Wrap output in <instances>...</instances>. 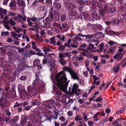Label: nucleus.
Wrapping results in <instances>:
<instances>
[{"instance_id": "obj_42", "label": "nucleus", "mask_w": 126, "mask_h": 126, "mask_svg": "<svg viewBox=\"0 0 126 126\" xmlns=\"http://www.w3.org/2000/svg\"><path fill=\"white\" fill-rule=\"evenodd\" d=\"M74 93H76V94L77 95H78L81 93V91L80 90H77L75 92H73Z\"/></svg>"}, {"instance_id": "obj_13", "label": "nucleus", "mask_w": 126, "mask_h": 126, "mask_svg": "<svg viewBox=\"0 0 126 126\" xmlns=\"http://www.w3.org/2000/svg\"><path fill=\"white\" fill-rule=\"evenodd\" d=\"M13 29L15 30L16 32L17 33H19L21 32L22 31V29L19 27H18L17 28L16 27H13Z\"/></svg>"}, {"instance_id": "obj_32", "label": "nucleus", "mask_w": 126, "mask_h": 126, "mask_svg": "<svg viewBox=\"0 0 126 126\" xmlns=\"http://www.w3.org/2000/svg\"><path fill=\"white\" fill-rule=\"evenodd\" d=\"M16 2L14 1H13L10 3L9 6L11 7H13L16 5Z\"/></svg>"}, {"instance_id": "obj_27", "label": "nucleus", "mask_w": 126, "mask_h": 126, "mask_svg": "<svg viewBox=\"0 0 126 126\" xmlns=\"http://www.w3.org/2000/svg\"><path fill=\"white\" fill-rule=\"evenodd\" d=\"M93 18L94 19H95L96 20H97L99 19V18H101L100 17H98V15L96 13H94L93 16Z\"/></svg>"}, {"instance_id": "obj_43", "label": "nucleus", "mask_w": 126, "mask_h": 126, "mask_svg": "<svg viewBox=\"0 0 126 126\" xmlns=\"http://www.w3.org/2000/svg\"><path fill=\"white\" fill-rule=\"evenodd\" d=\"M3 98H1V99L0 100V105L1 108H3L5 106V105L4 103H2L1 102V101Z\"/></svg>"}, {"instance_id": "obj_39", "label": "nucleus", "mask_w": 126, "mask_h": 126, "mask_svg": "<svg viewBox=\"0 0 126 126\" xmlns=\"http://www.w3.org/2000/svg\"><path fill=\"white\" fill-rule=\"evenodd\" d=\"M71 14V15L72 16H74L77 15V12L76 11H72L70 12Z\"/></svg>"}, {"instance_id": "obj_52", "label": "nucleus", "mask_w": 126, "mask_h": 126, "mask_svg": "<svg viewBox=\"0 0 126 126\" xmlns=\"http://www.w3.org/2000/svg\"><path fill=\"white\" fill-rule=\"evenodd\" d=\"M32 48L33 49H35L36 47V46L35 45V43L33 41H32Z\"/></svg>"}, {"instance_id": "obj_30", "label": "nucleus", "mask_w": 126, "mask_h": 126, "mask_svg": "<svg viewBox=\"0 0 126 126\" xmlns=\"http://www.w3.org/2000/svg\"><path fill=\"white\" fill-rule=\"evenodd\" d=\"M17 16L19 18L22 20L23 21H25L26 20V16H25L23 17L22 16L18 15H17Z\"/></svg>"}, {"instance_id": "obj_19", "label": "nucleus", "mask_w": 126, "mask_h": 126, "mask_svg": "<svg viewBox=\"0 0 126 126\" xmlns=\"http://www.w3.org/2000/svg\"><path fill=\"white\" fill-rule=\"evenodd\" d=\"M18 4L20 6H25V4L23 1L20 0H17Z\"/></svg>"}, {"instance_id": "obj_16", "label": "nucleus", "mask_w": 126, "mask_h": 126, "mask_svg": "<svg viewBox=\"0 0 126 126\" xmlns=\"http://www.w3.org/2000/svg\"><path fill=\"white\" fill-rule=\"evenodd\" d=\"M32 105L33 106L35 105H38L40 104V102H37V100L36 99L34 100L32 102Z\"/></svg>"}, {"instance_id": "obj_37", "label": "nucleus", "mask_w": 126, "mask_h": 126, "mask_svg": "<svg viewBox=\"0 0 126 126\" xmlns=\"http://www.w3.org/2000/svg\"><path fill=\"white\" fill-rule=\"evenodd\" d=\"M93 36L94 35H84V37H85L86 39H90L92 38Z\"/></svg>"}, {"instance_id": "obj_61", "label": "nucleus", "mask_w": 126, "mask_h": 126, "mask_svg": "<svg viewBox=\"0 0 126 126\" xmlns=\"http://www.w3.org/2000/svg\"><path fill=\"white\" fill-rule=\"evenodd\" d=\"M29 52L30 54H31V55H35L36 54V52L33 50H30L29 51Z\"/></svg>"}, {"instance_id": "obj_9", "label": "nucleus", "mask_w": 126, "mask_h": 126, "mask_svg": "<svg viewBox=\"0 0 126 126\" xmlns=\"http://www.w3.org/2000/svg\"><path fill=\"white\" fill-rule=\"evenodd\" d=\"M40 112L41 113H47L48 111L49 110L45 108H40Z\"/></svg>"}, {"instance_id": "obj_36", "label": "nucleus", "mask_w": 126, "mask_h": 126, "mask_svg": "<svg viewBox=\"0 0 126 126\" xmlns=\"http://www.w3.org/2000/svg\"><path fill=\"white\" fill-rule=\"evenodd\" d=\"M67 98L68 97H63L62 99L61 100L64 103H65L66 104H67V102L66 101L67 99Z\"/></svg>"}, {"instance_id": "obj_1", "label": "nucleus", "mask_w": 126, "mask_h": 126, "mask_svg": "<svg viewBox=\"0 0 126 126\" xmlns=\"http://www.w3.org/2000/svg\"><path fill=\"white\" fill-rule=\"evenodd\" d=\"M50 70L51 74L50 77L53 83L57 85L60 89L64 92H66L67 88L70 81L67 80L64 72L61 71L58 73H54L53 75L54 72L55 71L54 62L50 63Z\"/></svg>"}, {"instance_id": "obj_2", "label": "nucleus", "mask_w": 126, "mask_h": 126, "mask_svg": "<svg viewBox=\"0 0 126 126\" xmlns=\"http://www.w3.org/2000/svg\"><path fill=\"white\" fill-rule=\"evenodd\" d=\"M36 79L33 82V86H28L27 87V90L30 95L31 94L33 95H36L37 93L38 90L36 88L38 87L39 89L43 91L45 89V84L42 80L39 79L38 78V75L36 74Z\"/></svg>"}, {"instance_id": "obj_53", "label": "nucleus", "mask_w": 126, "mask_h": 126, "mask_svg": "<svg viewBox=\"0 0 126 126\" xmlns=\"http://www.w3.org/2000/svg\"><path fill=\"white\" fill-rule=\"evenodd\" d=\"M123 48L120 47V46L118 47V53H122V52L123 51Z\"/></svg>"}, {"instance_id": "obj_28", "label": "nucleus", "mask_w": 126, "mask_h": 126, "mask_svg": "<svg viewBox=\"0 0 126 126\" xmlns=\"http://www.w3.org/2000/svg\"><path fill=\"white\" fill-rule=\"evenodd\" d=\"M8 23L12 26L15 25L16 24L15 22L13 21V19H11L10 20L8 21Z\"/></svg>"}, {"instance_id": "obj_50", "label": "nucleus", "mask_w": 126, "mask_h": 126, "mask_svg": "<svg viewBox=\"0 0 126 126\" xmlns=\"http://www.w3.org/2000/svg\"><path fill=\"white\" fill-rule=\"evenodd\" d=\"M20 79L22 80H24L26 79L27 78L25 76H22L20 77Z\"/></svg>"}, {"instance_id": "obj_46", "label": "nucleus", "mask_w": 126, "mask_h": 126, "mask_svg": "<svg viewBox=\"0 0 126 126\" xmlns=\"http://www.w3.org/2000/svg\"><path fill=\"white\" fill-rule=\"evenodd\" d=\"M77 2L80 4H83L84 3V2L82 0H79L76 1Z\"/></svg>"}, {"instance_id": "obj_59", "label": "nucleus", "mask_w": 126, "mask_h": 126, "mask_svg": "<svg viewBox=\"0 0 126 126\" xmlns=\"http://www.w3.org/2000/svg\"><path fill=\"white\" fill-rule=\"evenodd\" d=\"M108 43L111 46L113 45L114 44H117L116 43L112 41H109L108 42Z\"/></svg>"}, {"instance_id": "obj_47", "label": "nucleus", "mask_w": 126, "mask_h": 126, "mask_svg": "<svg viewBox=\"0 0 126 126\" xmlns=\"http://www.w3.org/2000/svg\"><path fill=\"white\" fill-rule=\"evenodd\" d=\"M60 62L61 64L62 65H64L65 63V62L63 59H60Z\"/></svg>"}, {"instance_id": "obj_57", "label": "nucleus", "mask_w": 126, "mask_h": 126, "mask_svg": "<svg viewBox=\"0 0 126 126\" xmlns=\"http://www.w3.org/2000/svg\"><path fill=\"white\" fill-rule=\"evenodd\" d=\"M92 42H93L94 43H95V45H97L99 43V41L98 40L94 39L93 40Z\"/></svg>"}, {"instance_id": "obj_12", "label": "nucleus", "mask_w": 126, "mask_h": 126, "mask_svg": "<svg viewBox=\"0 0 126 126\" xmlns=\"http://www.w3.org/2000/svg\"><path fill=\"white\" fill-rule=\"evenodd\" d=\"M78 87V85L76 84H74L73 86L72 91L73 92H75Z\"/></svg>"}, {"instance_id": "obj_21", "label": "nucleus", "mask_w": 126, "mask_h": 126, "mask_svg": "<svg viewBox=\"0 0 126 126\" xmlns=\"http://www.w3.org/2000/svg\"><path fill=\"white\" fill-rule=\"evenodd\" d=\"M119 66L116 65L114 66L113 68L112 71L113 72H117L118 71Z\"/></svg>"}, {"instance_id": "obj_11", "label": "nucleus", "mask_w": 126, "mask_h": 126, "mask_svg": "<svg viewBox=\"0 0 126 126\" xmlns=\"http://www.w3.org/2000/svg\"><path fill=\"white\" fill-rule=\"evenodd\" d=\"M67 6L71 10L75 8L74 5L70 3H67Z\"/></svg>"}, {"instance_id": "obj_62", "label": "nucleus", "mask_w": 126, "mask_h": 126, "mask_svg": "<svg viewBox=\"0 0 126 126\" xmlns=\"http://www.w3.org/2000/svg\"><path fill=\"white\" fill-rule=\"evenodd\" d=\"M51 24L50 23H47L46 24V26L47 28H50L51 26Z\"/></svg>"}, {"instance_id": "obj_58", "label": "nucleus", "mask_w": 126, "mask_h": 126, "mask_svg": "<svg viewBox=\"0 0 126 126\" xmlns=\"http://www.w3.org/2000/svg\"><path fill=\"white\" fill-rule=\"evenodd\" d=\"M83 74L86 77H87L88 76V74L87 71L84 72Z\"/></svg>"}, {"instance_id": "obj_26", "label": "nucleus", "mask_w": 126, "mask_h": 126, "mask_svg": "<svg viewBox=\"0 0 126 126\" xmlns=\"http://www.w3.org/2000/svg\"><path fill=\"white\" fill-rule=\"evenodd\" d=\"M19 119V117L18 116H17L15 117L14 119H12L11 120L10 123L11 122L14 123L16 122Z\"/></svg>"}, {"instance_id": "obj_44", "label": "nucleus", "mask_w": 126, "mask_h": 126, "mask_svg": "<svg viewBox=\"0 0 126 126\" xmlns=\"http://www.w3.org/2000/svg\"><path fill=\"white\" fill-rule=\"evenodd\" d=\"M78 40L79 41H80L82 40V39L80 37H78V36H76L74 38V42H75V41Z\"/></svg>"}, {"instance_id": "obj_31", "label": "nucleus", "mask_w": 126, "mask_h": 126, "mask_svg": "<svg viewBox=\"0 0 126 126\" xmlns=\"http://www.w3.org/2000/svg\"><path fill=\"white\" fill-rule=\"evenodd\" d=\"M26 122V120L25 118L22 119H21L20 124L21 125L23 126L24 124Z\"/></svg>"}, {"instance_id": "obj_33", "label": "nucleus", "mask_w": 126, "mask_h": 126, "mask_svg": "<svg viewBox=\"0 0 126 126\" xmlns=\"http://www.w3.org/2000/svg\"><path fill=\"white\" fill-rule=\"evenodd\" d=\"M94 48V45L91 43L89 44L88 47V49L91 50L93 49Z\"/></svg>"}, {"instance_id": "obj_63", "label": "nucleus", "mask_w": 126, "mask_h": 126, "mask_svg": "<svg viewBox=\"0 0 126 126\" xmlns=\"http://www.w3.org/2000/svg\"><path fill=\"white\" fill-rule=\"evenodd\" d=\"M73 110H75L78 111L79 110V109L77 106H74L73 108Z\"/></svg>"}, {"instance_id": "obj_48", "label": "nucleus", "mask_w": 126, "mask_h": 126, "mask_svg": "<svg viewBox=\"0 0 126 126\" xmlns=\"http://www.w3.org/2000/svg\"><path fill=\"white\" fill-rule=\"evenodd\" d=\"M43 51H47L50 52L51 51V49H50L48 47H45L44 48H43Z\"/></svg>"}, {"instance_id": "obj_51", "label": "nucleus", "mask_w": 126, "mask_h": 126, "mask_svg": "<svg viewBox=\"0 0 126 126\" xmlns=\"http://www.w3.org/2000/svg\"><path fill=\"white\" fill-rule=\"evenodd\" d=\"M67 114L69 116H72L73 114V111H69L67 112Z\"/></svg>"}, {"instance_id": "obj_8", "label": "nucleus", "mask_w": 126, "mask_h": 126, "mask_svg": "<svg viewBox=\"0 0 126 126\" xmlns=\"http://www.w3.org/2000/svg\"><path fill=\"white\" fill-rule=\"evenodd\" d=\"M7 13L6 10L1 8L0 10V15L1 19L3 18V16Z\"/></svg>"}, {"instance_id": "obj_40", "label": "nucleus", "mask_w": 126, "mask_h": 126, "mask_svg": "<svg viewBox=\"0 0 126 126\" xmlns=\"http://www.w3.org/2000/svg\"><path fill=\"white\" fill-rule=\"evenodd\" d=\"M77 80L82 85L84 84V81L82 79H80L79 78Z\"/></svg>"}, {"instance_id": "obj_34", "label": "nucleus", "mask_w": 126, "mask_h": 126, "mask_svg": "<svg viewBox=\"0 0 126 126\" xmlns=\"http://www.w3.org/2000/svg\"><path fill=\"white\" fill-rule=\"evenodd\" d=\"M75 119L77 121H79V120H81L82 119L80 117V116L79 115H77L75 118Z\"/></svg>"}, {"instance_id": "obj_22", "label": "nucleus", "mask_w": 126, "mask_h": 126, "mask_svg": "<svg viewBox=\"0 0 126 126\" xmlns=\"http://www.w3.org/2000/svg\"><path fill=\"white\" fill-rule=\"evenodd\" d=\"M50 43L51 44H54L56 43V41L55 39V37H53L50 39Z\"/></svg>"}, {"instance_id": "obj_35", "label": "nucleus", "mask_w": 126, "mask_h": 126, "mask_svg": "<svg viewBox=\"0 0 126 126\" xmlns=\"http://www.w3.org/2000/svg\"><path fill=\"white\" fill-rule=\"evenodd\" d=\"M7 23H5L4 24V27L8 30H10V28L9 26L7 24Z\"/></svg>"}, {"instance_id": "obj_64", "label": "nucleus", "mask_w": 126, "mask_h": 126, "mask_svg": "<svg viewBox=\"0 0 126 126\" xmlns=\"http://www.w3.org/2000/svg\"><path fill=\"white\" fill-rule=\"evenodd\" d=\"M59 57L60 59H63V58L64 57L62 53H61L60 54Z\"/></svg>"}, {"instance_id": "obj_55", "label": "nucleus", "mask_w": 126, "mask_h": 126, "mask_svg": "<svg viewBox=\"0 0 126 126\" xmlns=\"http://www.w3.org/2000/svg\"><path fill=\"white\" fill-rule=\"evenodd\" d=\"M104 45V44L103 43H102L100 45H99V49H100V50H101L103 49V47Z\"/></svg>"}, {"instance_id": "obj_25", "label": "nucleus", "mask_w": 126, "mask_h": 126, "mask_svg": "<svg viewBox=\"0 0 126 126\" xmlns=\"http://www.w3.org/2000/svg\"><path fill=\"white\" fill-rule=\"evenodd\" d=\"M9 34V32L8 31H2L1 32V36H8Z\"/></svg>"}, {"instance_id": "obj_5", "label": "nucleus", "mask_w": 126, "mask_h": 126, "mask_svg": "<svg viewBox=\"0 0 126 126\" xmlns=\"http://www.w3.org/2000/svg\"><path fill=\"white\" fill-rule=\"evenodd\" d=\"M55 102L53 99H51L49 100L45 101L43 102V104L47 108L51 109L53 107V104Z\"/></svg>"}, {"instance_id": "obj_14", "label": "nucleus", "mask_w": 126, "mask_h": 126, "mask_svg": "<svg viewBox=\"0 0 126 126\" xmlns=\"http://www.w3.org/2000/svg\"><path fill=\"white\" fill-rule=\"evenodd\" d=\"M12 37L14 38V41H17L18 39L17 38L16 34L14 32H12Z\"/></svg>"}, {"instance_id": "obj_38", "label": "nucleus", "mask_w": 126, "mask_h": 126, "mask_svg": "<svg viewBox=\"0 0 126 126\" xmlns=\"http://www.w3.org/2000/svg\"><path fill=\"white\" fill-rule=\"evenodd\" d=\"M53 5H54L55 6V7L57 8H59L61 6V4L58 3L54 2L53 3Z\"/></svg>"}, {"instance_id": "obj_23", "label": "nucleus", "mask_w": 126, "mask_h": 126, "mask_svg": "<svg viewBox=\"0 0 126 126\" xmlns=\"http://www.w3.org/2000/svg\"><path fill=\"white\" fill-rule=\"evenodd\" d=\"M40 63V61L38 59H36L34 61L33 65L35 66H36L38 65V64H39Z\"/></svg>"}, {"instance_id": "obj_29", "label": "nucleus", "mask_w": 126, "mask_h": 126, "mask_svg": "<svg viewBox=\"0 0 126 126\" xmlns=\"http://www.w3.org/2000/svg\"><path fill=\"white\" fill-rule=\"evenodd\" d=\"M17 66L18 68V70L20 71H22L24 68V66L22 64H18Z\"/></svg>"}, {"instance_id": "obj_15", "label": "nucleus", "mask_w": 126, "mask_h": 126, "mask_svg": "<svg viewBox=\"0 0 126 126\" xmlns=\"http://www.w3.org/2000/svg\"><path fill=\"white\" fill-rule=\"evenodd\" d=\"M54 18L56 20H59L60 18V16L59 14L58 13L55 12L54 14Z\"/></svg>"}, {"instance_id": "obj_41", "label": "nucleus", "mask_w": 126, "mask_h": 126, "mask_svg": "<svg viewBox=\"0 0 126 126\" xmlns=\"http://www.w3.org/2000/svg\"><path fill=\"white\" fill-rule=\"evenodd\" d=\"M23 105V103H21L19 104H18L17 102L15 104L14 106V107H18L20 106H21Z\"/></svg>"}, {"instance_id": "obj_17", "label": "nucleus", "mask_w": 126, "mask_h": 126, "mask_svg": "<svg viewBox=\"0 0 126 126\" xmlns=\"http://www.w3.org/2000/svg\"><path fill=\"white\" fill-rule=\"evenodd\" d=\"M24 87L20 84L18 85V89L19 92H20L22 90L24 89Z\"/></svg>"}, {"instance_id": "obj_20", "label": "nucleus", "mask_w": 126, "mask_h": 126, "mask_svg": "<svg viewBox=\"0 0 126 126\" xmlns=\"http://www.w3.org/2000/svg\"><path fill=\"white\" fill-rule=\"evenodd\" d=\"M67 98L68 100V101L67 102V103L69 104H72L74 101L75 100V99H70L69 98Z\"/></svg>"}, {"instance_id": "obj_4", "label": "nucleus", "mask_w": 126, "mask_h": 126, "mask_svg": "<svg viewBox=\"0 0 126 126\" xmlns=\"http://www.w3.org/2000/svg\"><path fill=\"white\" fill-rule=\"evenodd\" d=\"M64 70L68 72L71 76V78L77 80L79 77L78 76V73L75 72L72 69L67 67H65L63 69Z\"/></svg>"}, {"instance_id": "obj_56", "label": "nucleus", "mask_w": 126, "mask_h": 126, "mask_svg": "<svg viewBox=\"0 0 126 126\" xmlns=\"http://www.w3.org/2000/svg\"><path fill=\"white\" fill-rule=\"evenodd\" d=\"M66 18V16L64 15H63L61 16V20L62 21H64L65 20Z\"/></svg>"}, {"instance_id": "obj_54", "label": "nucleus", "mask_w": 126, "mask_h": 126, "mask_svg": "<svg viewBox=\"0 0 126 126\" xmlns=\"http://www.w3.org/2000/svg\"><path fill=\"white\" fill-rule=\"evenodd\" d=\"M35 37L38 40L40 41L42 40V39L41 37H40L38 34H36L35 35Z\"/></svg>"}, {"instance_id": "obj_45", "label": "nucleus", "mask_w": 126, "mask_h": 126, "mask_svg": "<svg viewBox=\"0 0 126 126\" xmlns=\"http://www.w3.org/2000/svg\"><path fill=\"white\" fill-rule=\"evenodd\" d=\"M111 32L113 35L119 36L120 35V33L118 32H115L113 31H111Z\"/></svg>"}, {"instance_id": "obj_24", "label": "nucleus", "mask_w": 126, "mask_h": 126, "mask_svg": "<svg viewBox=\"0 0 126 126\" xmlns=\"http://www.w3.org/2000/svg\"><path fill=\"white\" fill-rule=\"evenodd\" d=\"M53 27L52 28H54L56 30H57L58 29V28L60 26V25L59 24L57 23H54L53 24Z\"/></svg>"}, {"instance_id": "obj_3", "label": "nucleus", "mask_w": 126, "mask_h": 126, "mask_svg": "<svg viewBox=\"0 0 126 126\" xmlns=\"http://www.w3.org/2000/svg\"><path fill=\"white\" fill-rule=\"evenodd\" d=\"M116 11V9L115 7V4L114 3H108L106 5L104 10L99 11L100 15L103 16L105 14L109 13H113Z\"/></svg>"}, {"instance_id": "obj_60", "label": "nucleus", "mask_w": 126, "mask_h": 126, "mask_svg": "<svg viewBox=\"0 0 126 126\" xmlns=\"http://www.w3.org/2000/svg\"><path fill=\"white\" fill-rule=\"evenodd\" d=\"M65 48V46L61 45L59 47V49L61 51H62Z\"/></svg>"}, {"instance_id": "obj_10", "label": "nucleus", "mask_w": 126, "mask_h": 126, "mask_svg": "<svg viewBox=\"0 0 126 126\" xmlns=\"http://www.w3.org/2000/svg\"><path fill=\"white\" fill-rule=\"evenodd\" d=\"M20 94H21L23 95L24 96H29V93H27L25 90L24 89H23L20 92H19Z\"/></svg>"}, {"instance_id": "obj_18", "label": "nucleus", "mask_w": 126, "mask_h": 126, "mask_svg": "<svg viewBox=\"0 0 126 126\" xmlns=\"http://www.w3.org/2000/svg\"><path fill=\"white\" fill-rule=\"evenodd\" d=\"M89 50L88 49L84 50L83 52L81 53V55L82 56H84L87 54L89 52Z\"/></svg>"}, {"instance_id": "obj_7", "label": "nucleus", "mask_w": 126, "mask_h": 126, "mask_svg": "<svg viewBox=\"0 0 126 126\" xmlns=\"http://www.w3.org/2000/svg\"><path fill=\"white\" fill-rule=\"evenodd\" d=\"M123 56V54L122 53H118L114 56L113 58L115 59L119 60L122 58Z\"/></svg>"}, {"instance_id": "obj_6", "label": "nucleus", "mask_w": 126, "mask_h": 126, "mask_svg": "<svg viewBox=\"0 0 126 126\" xmlns=\"http://www.w3.org/2000/svg\"><path fill=\"white\" fill-rule=\"evenodd\" d=\"M53 90L56 94L57 95H61L62 94L61 92L58 90L57 88L54 85H53Z\"/></svg>"}, {"instance_id": "obj_49", "label": "nucleus", "mask_w": 126, "mask_h": 126, "mask_svg": "<svg viewBox=\"0 0 126 126\" xmlns=\"http://www.w3.org/2000/svg\"><path fill=\"white\" fill-rule=\"evenodd\" d=\"M119 20L116 19L113 20L112 21V22L114 23L115 24H118L119 23Z\"/></svg>"}]
</instances>
